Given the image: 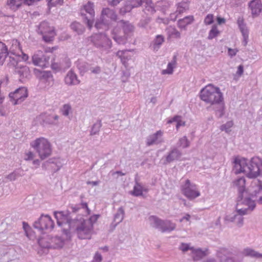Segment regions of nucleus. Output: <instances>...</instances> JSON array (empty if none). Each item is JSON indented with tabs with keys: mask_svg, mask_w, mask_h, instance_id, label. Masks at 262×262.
<instances>
[{
	"mask_svg": "<svg viewBox=\"0 0 262 262\" xmlns=\"http://www.w3.org/2000/svg\"><path fill=\"white\" fill-rule=\"evenodd\" d=\"M54 216L57 220L59 226H67L70 229H74L79 239H85L91 238L93 227L90 221H84V219L81 215L75 219H72L73 215L63 211L54 212ZM63 232L68 236L69 230L65 227L63 229Z\"/></svg>",
	"mask_w": 262,
	"mask_h": 262,
	"instance_id": "f257e3e1",
	"label": "nucleus"
},
{
	"mask_svg": "<svg viewBox=\"0 0 262 262\" xmlns=\"http://www.w3.org/2000/svg\"><path fill=\"white\" fill-rule=\"evenodd\" d=\"M233 170L235 174L244 173L249 178H256L262 176V160L258 157L252 158L250 160L235 158Z\"/></svg>",
	"mask_w": 262,
	"mask_h": 262,
	"instance_id": "f03ea898",
	"label": "nucleus"
},
{
	"mask_svg": "<svg viewBox=\"0 0 262 262\" xmlns=\"http://www.w3.org/2000/svg\"><path fill=\"white\" fill-rule=\"evenodd\" d=\"M201 99L211 105H217L216 114L219 117L224 115L223 95L219 88L208 84L201 91Z\"/></svg>",
	"mask_w": 262,
	"mask_h": 262,
	"instance_id": "7ed1b4c3",
	"label": "nucleus"
},
{
	"mask_svg": "<svg viewBox=\"0 0 262 262\" xmlns=\"http://www.w3.org/2000/svg\"><path fill=\"white\" fill-rule=\"evenodd\" d=\"M254 201H237L236 211L233 214L226 216L225 220L231 222L235 223L237 226L241 227L244 224L243 216L250 213L255 208Z\"/></svg>",
	"mask_w": 262,
	"mask_h": 262,
	"instance_id": "20e7f679",
	"label": "nucleus"
},
{
	"mask_svg": "<svg viewBox=\"0 0 262 262\" xmlns=\"http://www.w3.org/2000/svg\"><path fill=\"white\" fill-rule=\"evenodd\" d=\"M134 30V26L128 21L121 20L118 22V26L112 30L111 37L117 44L125 45Z\"/></svg>",
	"mask_w": 262,
	"mask_h": 262,
	"instance_id": "39448f33",
	"label": "nucleus"
},
{
	"mask_svg": "<svg viewBox=\"0 0 262 262\" xmlns=\"http://www.w3.org/2000/svg\"><path fill=\"white\" fill-rule=\"evenodd\" d=\"M41 160L49 157L52 152V146L48 139L44 137L36 138L30 143Z\"/></svg>",
	"mask_w": 262,
	"mask_h": 262,
	"instance_id": "423d86ee",
	"label": "nucleus"
},
{
	"mask_svg": "<svg viewBox=\"0 0 262 262\" xmlns=\"http://www.w3.org/2000/svg\"><path fill=\"white\" fill-rule=\"evenodd\" d=\"M117 15L113 10L106 8L102 10L99 19L95 23V26L97 29L106 30L110 24L109 19L116 20Z\"/></svg>",
	"mask_w": 262,
	"mask_h": 262,
	"instance_id": "0eeeda50",
	"label": "nucleus"
},
{
	"mask_svg": "<svg viewBox=\"0 0 262 262\" xmlns=\"http://www.w3.org/2000/svg\"><path fill=\"white\" fill-rule=\"evenodd\" d=\"M7 55H8V65L9 66L15 68L16 67L20 64L18 63L20 57L19 54H16L15 53L11 52L9 55L5 44L0 41V64H2L4 63Z\"/></svg>",
	"mask_w": 262,
	"mask_h": 262,
	"instance_id": "6e6552de",
	"label": "nucleus"
},
{
	"mask_svg": "<svg viewBox=\"0 0 262 262\" xmlns=\"http://www.w3.org/2000/svg\"><path fill=\"white\" fill-rule=\"evenodd\" d=\"M150 225L159 229L162 232H170L175 229L176 225L170 221L162 220L155 216H150L149 217Z\"/></svg>",
	"mask_w": 262,
	"mask_h": 262,
	"instance_id": "1a4fd4ad",
	"label": "nucleus"
},
{
	"mask_svg": "<svg viewBox=\"0 0 262 262\" xmlns=\"http://www.w3.org/2000/svg\"><path fill=\"white\" fill-rule=\"evenodd\" d=\"M93 45L101 51H106L112 47V41L104 34H96L91 37Z\"/></svg>",
	"mask_w": 262,
	"mask_h": 262,
	"instance_id": "9d476101",
	"label": "nucleus"
},
{
	"mask_svg": "<svg viewBox=\"0 0 262 262\" xmlns=\"http://www.w3.org/2000/svg\"><path fill=\"white\" fill-rule=\"evenodd\" d=\"M94 3L88 2L85 5H83L81 9L80 14L82 17L83 21L87 25L89 29H91L95 17V11L94 9Z\"/></svg>",
	"mask_w": 262,
	"mask_h": 262,
	"instance_id": "9b49d317",
	"label": "nucleus"
},
{
	"mask_svg": "<svg viewBox=\"0 0 262 262\" xmlns=\"http://www.w3.org/2000/svg\"><path fill=\"white\" fill-rule=\"evenodd\" d=\"M233 187L236 188L238 191V195L237 198V201H253L252 199L248 196V192L245 189L246 179L244 177H240L234 180L232 182Z\"/></svg>",
	"mask_w": 262,
	"mask_h": 262,
	"instance_id": "f8f14e48",
	"label": "nucleus"
},
{
	"mask_svg": "<svg viewBox=\"0 0 262 262\" xmlns=\"http://www.w3.org/2000/svg\"><path fill=\"white\" fill-rule=\"evenodd\" d=\"M182 193L188 199L193 200L200 195L196 186L190 182L189 180H186L185 183L181 186Z\"/></svg>",
	"mask_w": 262,
	"mask_h": 262,
	"instance_id": "ddd939ff",
	"label": "nucleus"
},
{
	"mask_svg": "<svg viewBox=\"0 0 262 262\" xmlns=\"http://www.w3.org/2000/svg\"><path fill=\"white\" fill-rule=\"evenodd\" d=\"M54 223L48 215H41L34 223V227L40 232L45 230H52L54 228Z\"/></svg>",
	"mask_w": 262,
	"mask_h": 262,
	"instance_id": "4468645a",
	"label": "nucleus"
},
{
	"mask_svg": "<svg viewBox=\"0 0 262 262\" xmlns=\"http://www.w3.org/2000/svg\"><path fill=\"white\" fill-rule=\"evenodd\" d=\"M38 32L42 35L43 39L46 42L52 41L55 35L53 27H50L47 21H43L40 24Z\"/></svg>",
	"mask_w": 262,
	"mask_h": 262,
	"instance_id": "2eb2a0df",
	"label": "nucleus"
},
{
	"mask_svg": "<svg viewBox=\"0 0 262 262\" xmlns=\"http://www.w3.org/2000/svg\"><path fill=\"white\" fill-rule=\"evenodd\" d=\"M33 63L36 66L46 68L50 66V57L44 55L42 51L39 50L36 52L32 57Z\"/></svg>",
	"mask_w": 262,
	"mask_h": 262,
	"instance_id": "dca6fc26",
	"label": "nucleus"
},
{
	"mask_svg": "<svg viewBox=\"0 0 262 262\" xmlns=\"http://www.w3.org/2000/svg\"><path fill=\"white\" fill-rule=\"evenodd\" d=\"M27 96V90L25 87L19 88L9 95L10 100L14 105L20 103Z\"/></svg>",
	"mask_w": 262,
	"mask_h": 262,
	"instance_id": "f3484780",
	"label": "nucleus"
},
{
	"mask_svg": "<svg viewBox=\"0 0 262 262\" xmlns=\"http://www.w3.org/2000/svg\"><path fill=\"white\" fill-rule=\"evenodd\" d=\"M50 241L51 243L44 244L46 239L39 238L38 242L39 245L43 248H62L64 245V241L60 237L55 236L51 237Z\"/></svg>",
	"mask_w": 262,
	"mask_h": 262,
	"instance_id": "a211bd4d",
	"label": "nucleus"
},
{
	"mask_svg": "<svg viewBox=\"0 0 262 262\" xmlns=\"http://www.w3.org/2000/svg\"><path fill=\"white\" fill-rule=\"evenodd\" d=\"M248 8L253 18L259 16L262 12V3L261 0H252L248 3Z\"/></svg>",
	"mask_w": 262,
	"mask_h": 262,
	"instance_id": "6ab92c4d",
	"label": "nucleus"
},
{
	"mask_svg": "<svg viewBox=\"0 0 262 262\" xmlns=\"http://www.w3.org/2000/svg\"><path fill=\"white\" fill-rule=\"evenodd\" d=\"M163 132L159 130L156 133L148 136L146 138V145L151 146L162 143L163 142Z\"/></svg>",
	"mask_w": 262,
	"mask_h": 262,
	"instance_id": "aec40b11",
	"label": "nucleus"
},
{
	"mask_svg": "<svg viewBox=\"0 0 262 262\" xmlns=\"http://www.w3.org/2000/svg\"><path fill=\"white\" fill-rule=\"evenodd\" d=\"M14 72L19 76V80L22 82H24L25 79L28 78L30 75L29 68L21 64L15 67Z\"/></svg>",
	"mask_w": 262,
	"mask_h": 262,
	"instance_id": "412c9836",
	"label": "nucleus"
},
{
	"mask_svg": "<svg viewBox=\"0 0 262 262\" xmlns=\"http://www.w3.org/2000/svg\"><path fill=\"white\" fill-rule=\"evenodd\" d=\"M237 23L243 37V44L244 46H246L248 41L249 30L244 22L243 18L238 17Z\"/></svg>",
	"mask_w": 262,
	"mask_h": 262,
	"instance_id": "4be33fe9",
	"label": "nucleus"
},
{
	"mask_svg": "<svg viewBox=\"0 0 262 262\" xmlns=\"http://www.w3.org/2000/svg\"><path fill=\"white\" fill-rule=\"evenodd\" d=\"M217 256L221 262H241V260H236L233 257H231L230 254L226 249H221L217 252Z\"/></svg>",
	"mask_w": 262,
	"mask_h": 262,
	"instance_id": "5701e85b",
	"label": "nucleus"
},
{
	"mask_svg": "<svg viewBox=\"0 0 262 262\" xmlns=\"http://www.w3.org/2000/svg\"><path fill=\"white\" fill-rule=\"evenodd\" d=\"M64 82L67 85L72 86L79 84L80 81L78 79L76 73L72 70H71L65 76Z\"/></svg>",
	"mask_w": 262,
	"mask_h": 262,
	"instance_id": "b1692460",
	"label": "nucleus"
},
{
	"mask_svg": "<svg viewBox=\"0 0 262 262\" xmlns=\"http://www.w3.org/2000/svg\"><path fill=\"white\" fill-rule=\"evenodd\" d=\"M182 156V152L177 148H172L166 157L165 164L174 161L179 160Z\"/></svg>",
	"mask_w": 262,
	"mask_h": 262,
	"instance_id": "393cba45",
	"label": "nucleus"
},
{
	"mask_svg": "<svg viewBox=\"0 0 262 262\" xmlns=\"http://www.w3.org/2000/svg\"><path fill=\"white\" fill-rule=\"evenodd\" d=\"M249 191L251 195L256 196L262 192V183L258 180H254L252 182Z\"/></svg>",
	"mask_w": 262,
	"mask_h": 262,
	"instance_id": "a878e982",
	"label": "nucleus"
},
{
	"mask_svg": "<svg viewBox=\"0 0 262 262\" xmlns=\"http://www.w3.org/2000/svg\"><path fill=\"white\" fill-rule=\"evenodd\" d=\"M190 255L194 261H198L201 260L203 257L207 255L206 251H203L201 248L192 249Z\"/></svg>",
	"mask_w": 262,
	"mask_h": 262,
	"instance_id": "bb28decb",
	"label": "nucleus"
},
{
	"mask_svg": "<svg viewBox=\"0 0 262 262\" xmlns=\"http://www.w3.org/2000/svg\"><path fill=\"white\" fill-rule=\"evenodd\" d=\"M242 254L245 256H249L253 258H262L261 253H260L254 249L249 248L244 249L242 251Z\"/></svg>",
	"mask_w": 262,
	"mask_h": 262,
	"instance_id": "cd10ccee",
	"label": "nucleus"
},
{
	"mask_svg": "<svg viewBox=\"0 0 262 262\" xmlns=\"http://www.w3.org/2000/svg\"><path fill=\"white\" fill-rule=\"evenodd\" d=\"M129 50H124L118 51L116 55L121 59V61L125 67L127 66V61L130 58L131 56L128 54Z\"/></svg>",
	"mask_w": 262,
	"mask_h": 262,
	"instance_id": "c85d7f7f",
	"label": "nucleus"
},
{
	"mask_svg": "<svg viewBox=\"0 0 262 262\" xmlns=\"http://www.w3.org/2000/svg\"><path fill=\"white\" fill-rule=\"evenodd\" d=\"M125 211L122 207H120L117 210L116 213L114 215V222L115 223L114 227L121 223L124 217Z\"/></svg>",
	"mask_w": 262,
	"mask_h": 262,
	"instance_id": "c756f323",
	"label": "nucleus"
},
{
	"mask_svg": "<svg viewBox=\"0 0 262 262\" xmlns=\"http://www.w3.org/2000/svg\"><path fill=\"white\" fill-rule=\"evenodd\" d=\"M77 67L79 70L80 74L83 75L90 71L91 65L85 62L78 61L77 63Z\"/></svg>",
	"mask_w": 262,
	"mask_h": 262,
	"instance_id": "7c9ffc66",
	"label": "nucleus"
},
{
	"mask_svg": "<svg viewBox=\"0 0 262 262\" xmlns=\"http://www.w3.org/2000/svg\"><path fill=\"white\" fill-rule=\"evenodd\" d=\"M144 4H145L144 9L145 13L147 14H152L156 12L154 4L151 0H145Z\"/></svg>",
	"mask_w": 262,
	"mask_h": 262,
	"instance_id": "2f4dec72",
	"label": "nucleus"
},
{
	"mask_svg": "<svg viewBox=\"0 0 262 262\" xmlns=\"http://www.w3.org/2000/svg\"><path fill=\"white\" fill-rule=\"evenodd\" d=\"M176 63V56H174L173 58L172 61L171 62H169L167 65V68L165 70H163L162 71V74L163 75L165 74H171L173 73V68Z\"/></svg>",
	"mask_w": 262,
	"mask_h": 262,
	"instance_id": "473e14b6",
	"label": "nucleus"
},
{
	"mask_svg": "<svg viewBox=\"0 0 262 262\" xmlns=\"http://www.w3.org/2000/svg\"><path fill=\"white\" fill-rule=\"evenodd\" d=\"M193 17L192 16H189L184 17L183 19H179L178 21V26L181 28H184L186 26L192 22Z\"/></svg>",
	"mask_w": 262,
	"mask_h": 262,
	"instance_id": "72a5a7b5",
	"label": "nucleus"
},
{
	"mask_svg": "<svg viewBox=\"0 0 262 262\" xmlns=\"http://www.w3.org/2000/svg\"><path fill=\"white\" fill-rule=\"evenodd\" d=\"M71 29L78 34H82L85 30L84 26L78 22L75 21L71 25Z\"/></svg>",
	"mask_w": 262,
	"mask_h": 262,
	"instance_id": "f704fd0d",
	"label": "nucleus"
},
{
	"mask_svg": "<svg viewBox=\"0 0 262 262\" xmlns=\"http://www.w3.org/2000/svg\"><path fill=\"white\" fill-rule=\"evenodd\" d=\"M164 37L163 35H158L156 36L154 41L153 48L154 50L157 51L159 49L160 46L164 42Z\"/></svg>",
	"mask_w": 262,
	"mask_h": 262,
	"instance_id": "c9c22d12",
	"label": "nucleus"
},
{
	"mask_svg": "<svg viewBox=\"0 0 262 262\" xmlns=\"http://www.w3.org/2000/svg\"><path fill=\"white\" fill-rule=\"evenodd\" d=\"M173 122L177 123L176 128L178 130L180 126H184L185 122L182 120V117L180 116H176L172 119L169 120L167 122L168 123H171Z\"/></svg>",
	"mask_w": 262,
	"mask_h": 262,
	"instance_id": "e433bc0d",
	"label": "nucleus"
},
{
	"mask_svg": "<svg viewBox=\"0 0 262 262\" xmlns=\"http://www.w3.org/2000/svg\"><path fill=\"white\" fill-rule=\"evenodd\" d=\"M142 186L137 182L134 187V190L131 191L130 193L135 196H141L143 194Z\"/></svg>",
	"mask_w": 262,
	"mask_h": 262,
	"instance_id": "4c0bfd02",
	"label": "nucleus"
},
{
	"mask_svg": "<svg viewBox=\"0 0 262 262\" xmlns=\"http://www.w3.org/2000/svg\"><path fill=\"white\" fill-rule=\"evenodd\" d=\"M101 126L102 124L101 121H97V122H95L92 127V129L90 132V135L93 136L98 134Z\"/></svg>",
	"mask_w": 262,
	"mask_h": 262,
	"instance_id": "58836bf2",
	"label": "nucleus"
},
{
	"mask_svg": "<svg viewBox=\"0 0 262 262\" xmlns=\"http://www.w3.org/2000/svg\"><path fill=\"white\" fill-rule=\"evenodd\" d=\"M189 8V5L187 2H182L178 4L177 9L176 12V13L181 14Z\"/></svg>",
	"mask_w": 262,
	"mask_h": 262,
	"instance_id": "ea45409f",
	"label": "nucleus"
},
{
	"mask_svg": "<svg viewBox=\"0 0 262 262\" xmlns=\"http://www.w3.org/2000/svg\"><path fill=\"white\" fill-rule=\"evenodd\" d=\"M59 118L58 115H48L46 117L44 121L47 124L56 125L57 124V120Z\"/></svg>",
	"mask_w": 262,
	"mask_h": 262,
	"instance_id": "a19ab883",
	"label": "nucleus"
},
{
	"mask_svg": "<svg viewBox=\"0 0 262 262\" xmlns=\"http://www.w3.org/2000/svg\"><path fill=\"white\" fill-rule=\"evenodd\" d=\"M168 35L172 38H180L181 37V33L176 28L170 27L168 28Z\"/></svg>",
	"mask_w": 262,
	"mask_h": 262,
	"instance_id": "79ce46f5",
	"label": "nucleus"
},
{
	"mask_svg": "<svg viewBox=\"0 0 262 262\" xmlns=\"http://www.w3.org/2000/svg\"><path fill=\"white\" fill-rule=\"evenodd\" d=\"M193 248V247L191 246L190 243H181L179 246V249L183 253H185L188 250H190L191 252Z\"/></svg>",
	"mask_w": 262,
	"mask_h": 262,
	"instance_id": "37998d69",
	"label": "nucleus"
},
{
	"mask_svg": "<svg viewBox=\"0 0 262 262\" xmlns=\"http://www.w3.org/2000/svg\"><path fill=\"white\" fill-rule=\"evenodd\" d=\"M22 174L20 173L19 170H14L6 178L10 181H15L17 178L21 177Z\"/></svg>",
	"mask_w": 262,
	"mask_h": 262,
	"instance_id": "c03bdc74",
	"label": "nucleus"
},
{
	"mask_svg": "<svg viewBox=\"0 0 262 262\" xmlns=\"http://www.w3.org/2000/svg\"><path fill=\"white\" fill-rule=\"evenodd\" d=\"M220 33L219 31L217 30V27L215 25H213L212 29L210 30L208 36V39H212L214 37H216Z\"/></svg>",
	"mask_w": 262,
	"mask_h": 262,
	"instance_id": "a18cd8bd",
	"label": "nucleus"
},
{
	"mask_svg": "<svg viewBox=\"0 0 262 262\" xmlns=\"http://www.w3.org/2000/svg\"><path fill=\"white\" fill-rule=\"evenodd\" d=\"M178 145L179 146L185 148L189 146V141L186 136H184L179 139Z\"/></svg>",
	"mask_w": 262,
	"mask_h": 262,
	"instance_id": "49530a36",
	"label": "nucleus"
},
{
	"mask_svg": "<svg viewBox=\"0 0 262 262\" xmlns=\"http://www.w3.org/2000/svg\"><path fill=\"white\" fill-rule=\"evenodd\" d=\"M71 62L70 59L68 57H65L60 62V68L61 69H67L71 67Z\"/></svg>",
	"mask_w": 262,
	"mask_h": 262,
	"instance_id": "de8ad7c7",
	"label": "nucleus"
},
{
	"mask_svg": "<svg viewBox=\"0 0 262 262\" xmlns=\"http://www.w3.org/2000/svg\"><path fill=\"white\" fill-rule=\"evenodd\" d=\"M145 0H129L128 1L129 5L133 8L137 7L144 4Z\"/></svg>",
	"mask_w": 262,
	"mask_h": 262,
	"instance_id": "09e8293b",
	"label": "nucleus"
},
{
	"mask_svg": "<svg viewBox=\"0 0 262 262\" xmlns=\"http://www.w3.org/2000/svg\"><path fill=\"white\" fill-rule=\"evenodd\" d=\"M71 106L70 104H64L62 108H61V112L62 115L65 116H68L71 111Z\"/></svg>",
	"mask_w": 262,
	"mask_h": 262,
	"instance_id": "8fccbe9b",
	"label": "nucleus"
},
{
	"mask_svg": "<svg viewBox=\"0 0 262 262\" xmlns=\"http://www.w3.org/2000/svg\"><path fill=\"white\" fill-rule=\"evenodd\" d=\"M233 123L232 121H228L225 124L222 125L221 126V130L222 131L224 130L226 133H228L230 131V128L233 126Z\"/></svg>",
	"mask_w": 262,
	"mask_h": 262,
	"instance_id": "3c124183",
	"label": "nucleus"
},
{
	"mask_svg": "<svg viewBox=\"0 0 262 262\" xmlns=\"http://www.w3.org/2000/svg\"><path fill=\"white\" fill-rule=\"evenodd\" d=\"M101 68L98 66H92L91 65V67L90 69V71L91 73L97 75L100 74L101 72Z\"/></svg>",
	"mask_w": 262,
	"mask_h": 262,
	"instance_id": "603ef678",
	"label": "nucleus"
},
{
	"mask_svg": "<svg viewBox=\"0 0 262 262\" xmlns=\"http://www.w3.org/2000/svg\"><path fill=\"white\" fill-rule=\"evenodd\" d=\"M150 21V18L149 17H147L142 20H141L138 24V26L143 28L147 29L148 24Z\"/></svg>",
	"mask_w": 262,
	"mask_h": 262,
	"instance_id": "864d4df0",
	"label": "nucleus"
},
{
	"mask_svg": "<svg viewBox=\"0 0 262 262\" xmlns=\"http://www.w3.org/2000/svg\"><path fill=\"white\" fill-rule=\"evenodd\" d=\"M213 22V15L212 14H208L204 19V23L209 25L211 24Z\"/></svg>",
	"mask_w": 262,
	"mask_h": 262,
	"instance_id": "5fc2aeb1",
	"label": "nucleus"
},
{
	"mask_svg": "<svg viewBox=\"0 0 262 262\" xmlns=\"http://www.w3.org/2000/svg\"><path fill=\"white\" fill-rule=\"evenodd\" d=\"M35 158V154L32 151H28L25 154L24 158L26 161L33 160Z\"/></svg>",
	"mask_w": 262,
	"mask_h": 262,
	"instance_id": "6e6d98bb",
	"label": "nucleus"
},
{
	"mask_svg": "<svg viewBox=\"0 0 262 262\" xmlns=\"http://www.w3.org/2000/svg\"><path fill=\"white\" fill-rule=\"evenodd\" d=\"M132 7H130L129 4H127L124 7L121 8L120 10V14L124 15L126 12H128L131 11Z\"/></svg>",
	"mask_w": 262,
	"mask_h": 262,
	"instance_id": "4d7b16f0",
	"label": "nucleus"
},
{
	"mask_svg": "<svg viewBox=\"0 0 262 262\" xmlns=\"http://www.w3.org/2000/svg\"><path fill=\"white\" fill-rule=\"evenodd\" d=\"M99 216V215H94L91 216L89 219H84V221H90L91 224L93 227V224L97 221Z\"/></svg>",
	"mask_w": 262,
	"mask_h": 262,
	"instance_id": "13d9d810",
	"label": "nucleus"
},
{
	"mask_svg": "<svg viewBox=\"0 0 262 262\" xmlns=\"http://www.w3.org/2000/svg\"><path fill=\"white\" fill-rule=\"evenodd\" d=\"M49 4L51 6H55L56 5H62L63 3V0H47Z\"/></svg>",
	"mask_w": 262,
	"mask_h": 262,
	"instance_id": "bf43d9fd",
	"label": "nucleus"
},
{
	"mask_svg": "<svg viewBox=\"0 0 262 262\" xmlns=\"http://www.w3.org/2000/svg\"><path fill=\"white\" fill-rule=\"evenodd\" d=\"M102 260V257L101 255L98 252H97L94 257L93 262H101Z\"/></svg>",
	"mask_w": 262,
	"mask_h": 262,
	"instance_id": "052dcab7",
	"label": "nucleus"
},
{
	"mask_svg": "<svg viewBox=\"0 0 262 262\" xmlns=\"http://www.w3.org/2000/svg\"><path fill=\"white\" fill-rule=\"evenodd\" d=\"M238 50L237 49H232L231 48H228V54L230 57H232L236 55Z\"/></svg>",
	"mask_w": 262,
	"mask_h": 262,
	"instance_id": "680f3d73",
	"label": "nucleus"
},
{
	"mask_svg": "<svg viewBox=\"0 0 262 262\" xmlns=\"http://www.w3.org/2000/svg\"><path fill=\"white\" fill-rule=\"evenodd\" d=\"M244 73V67L243 65H239L237 68V70L236 71V74L238 75L239 77H241Z\"/></svg>",
	"mask_w": 262,
	"mask_h": 262,
	"instance_id": "e2e57ef3",
	"label": "nucleus"
},
{
	"mask_svg": "<svg viewBox=\"0 0 262 262\" xmlns=\"http://www.w3.org/2000/svg\"><path fill=\"white\" fill-rule=\"evenodd\" d=\"M108 4L112 6H115L117 5L121 0H107Z\"/></svg>",
	"mask_w": 262,
	"mask_h": 262,
	"instance_id": "0e129e2a",
	"label": "nucleus"
},
{
	"mask_svg": "<svg viewBox=\"0 0 262 262\" xmlns=\"http://www.w3.org/2000/svg\"><path fill=\"white\" fill-rule=\"evenodd\" d=\"M190 217L191 216L189 214H186L179 221L180 222H182L184 220H185L187 222H189Z\"/></svg>",
	"mask_w": 262,
	"mask_h": 262,
	"instance_id": "69168bd1",
	"label": "nucleus"
},
{
	"mask_svg": "<svg viewBox=\"0 0 262 262\" xmlns=\"http://www.w3.org/2000/svg\"><path fill=\"white\" fill-rule=\"evenodd\" d=\"M23 228H24V230L25 231L27 235H28L27 232H28V231L30 229V227L29 225H28V224L27 223L23 222Z\"/></svg>",
	"mask_w": 262,
	"mask_h": 262,
	"instance_id": "338daca9",
	"label": "nucleus"
},
{
	"mask_svg": "<svg viewBox=\"0 0 262 262\" xmlns=\"http://www.w3.org/2000/svg\"><path fill=\"white\" fill-rule=\"evenodd\" d=\"M20 55V56L21 57L22 59L25 61H26L29 59L28 55L27 54L23 53L21 51V55Z\"/></svg>",
	"mask_w": 262,
	"mask_h": 262,
	"instance_id": "774afa93",
	"label": "nucleus"
}]
</instances>
